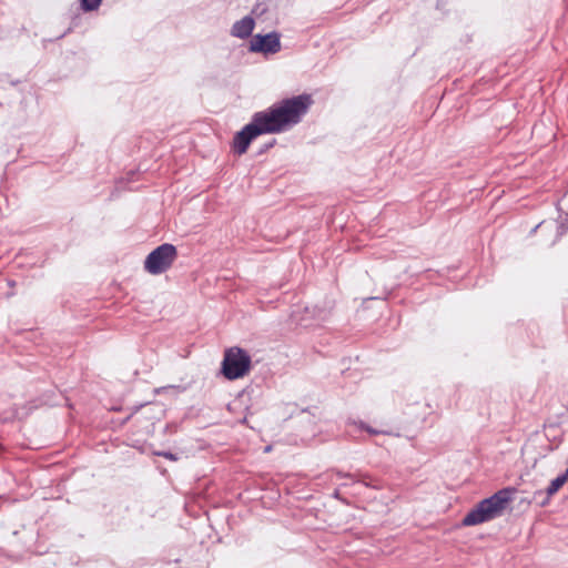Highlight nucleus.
<instances>
[{"instance_id":"obj_1","label":"nucleus","mask_w":568,"mask_h":568,"mask_svg":"<svg viewBox=\"0 0 568 568\" xmlns=\"http://www.w3.org/2000/svg\"><path fill=\"white\" fill-rule=\"evenodd\" d=\"M312 103L310 94L284 99L264 111L256 112L257 121L262 123L267 134L281 133L297 124Z\"/></svg>"},{"instance_id":"obj_2","label":"nucleus","mask_w":568,"mask_h":568,"mask_svg":"<svg viewBox=\"0 0 568 568\" xmlns=\"http://www.w3.org/2000/svg\"><path fill=\"white\" fill-rule=\"evenodd\" d=\"M511 490L501 489L479 501L463 519V526H476L496 518L510 500Z\"/></svg>"},{"instance_id":"obj_3","label":"nucleus","mask_w":568,"mask_h":568,"mask_svg":"<svg viewBox=\"0 0 568 568\" xmlns=\"http://www.w3.org/2000/svg\"><path fill=\"white\" fill-rule=\"evenodd\" d=\"M251 369L250 355L240 347L227 348L222 362V373L229 381L245 376Z\"/></svg>"},{"instance_id":"obj_4","label":"nucleus","mask_w":568,"mask_h":568,"mask_svg":"<svg viewBox=\"0 0 568 568\" xmlns=\"http://www.w3.org/2000/svg\"><path fill=\"white\" fill-rule=\"evenodd\" d=\"M176 257L178 250L173 244H161L145 257L144 270L151 275H160L171 268Z\"/></svg>"},{"instance_id":"obj_5","label":"nucleus","mask_w":568,"mask_h":568,"mask_svg":"<svg viewBox=\"0 0 568 568\" xmlns=\"http://www.w3.org/2000/svg\"><path fill=\"white\" fill-rule=\"evenodd\" d=\"M267 134L261 122L257 121V115L254 113L252 121L246 124L233 139V150L237 154H244L252 140L258 135Z\"/></svg>"},{"instance_id":"obj_6","label":"nucleus","mask_w":568,"mask_h":568,"mask_svg":"<svg viewBox=\"0 0 568 568\" xmlns=\"http://www.w3.org/2000/svg\"><path fill=\"white\" fill-rule=\"evenodd\" d=\"M280 49L281 42L276 32H271L265 36L256 34L250 44V50L253 52L276 53Z\"/></svg>"},{"instance_id":"obj_7","label":"nucleus","mask_w":568,"mask_h":568,"mask_svg":"<svg viewBox=\"0 0 568 568\" xmlns=\"http://www.w3.org/2000/svg\"><path fill=\"white\" fill-rule=\"evenodd\" d=\"M254 26V19L250 16H246L233 24L231 34L235 38L245 39L252 34Z\"/></svg>"},{"instance_id":"obj_8","label":"nucleus","mask_w":568,"mask_h":568,"mask_svg":"<svg viewBox=\"0 0 568 568\" xmlns=\"http://www.w3.org/2000/svg\"><path fill=\"white\" fill-rule=\"evenodd\" d=\"M568 481V468L566 471L552 479L547 487L548 496L555 495Z\"/></svg>"},{"instance_id":"obj_9","label":"nucleus","mask_w":568,"mask_h":568,"mask_svg":"<svg viewBox=\"0 0 568 568\" xmlns=\"http://www.w3.org/2000/svg\"><path fill=\"white\" fill-rule=\"evenodd\" d=\"M102 0H81V6L85 11H92L99 8Z\"/></svg>"},{"instance_id":"obj_10","label":"nucleus","mask_w":568,"mask_h":568,"mask_svg":"<svg viewBox=\"0 0 568 568\" xmlns=\"http://www.w3.org/2000/svg\"><path fill=\"white\" fill-rule=\"evenodd\" d=\"M156 455L163 456L164 458H168L170 460H176L175 455L170 452H161V453H156Z\"/></svg>"},{"instance_id":"obj_11","label":"nucleus","mask_w":568,"mask_h":568,"mask_svg":"<svg viewBox=\"0 0 568 568\" xmlns=\"http://www.w3.org/2000/svg\"><path fill=\"white\" fill-rule=\"evenodd\" d=\"M366 429H367V432H369L371 434H377V432H376V430H374V429H372V428H366Z\"/></svg>"}]
</instances>
